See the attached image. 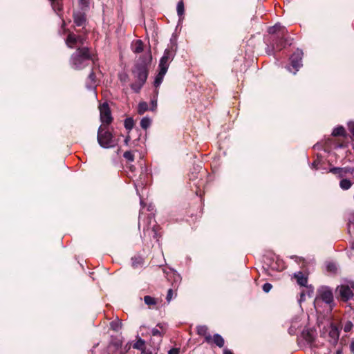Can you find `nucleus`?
<instances>
[{
  "mask_svg": "<svg viewBox=\"0 0 354 354\" xmlns=\"http://www.w3.org/2000/svg\"><path fill=\"white\" fill-rule=\"evenodd\" d=\"M85 39L82 36L70 32L66 39V44L70 48H77L70 58L69 63L71 68L75 70H82L88 66L91 60L89 49L84 45Z\"/></svg>",
  "mask_w": 354,
  "mask_h": 354,
  "instance_id": "f257e3e1",
  "label": "nucleus"
},
{
  "mask_svg": "<svg viewBox=\"0 0 354 354\" xmlns=\"http://www.w3.org/2000/svg\"><path fill=\"white\" fill-rule=\"evenodd\" d=\"M322 302L328 306L329 312L335 306L333 290L328 286H323L317 289V295L314 301V306L317 313L320 312L319 307Z\"/></svg>",
  "mask_w": 354,
  "mask_h": 354,
  "instance_id": "f03ea898",
  "label": "nucleus"
},
{
  "mask_svg": "<svg viewBox=\"0 0 354 354\" xmlns=\"http://www.w3.org/2000/svg\"><path fill=\"white\" fill-rule=\"evenodd\" d=\"M97 140L100 146L104 149L111 148L115 145L112 133L102 125L98 128Z\"/></svg>",
  "mask_w": 354,
  "mask_h": 354,
  "instance_id": "7ed1b4c3",
  "label": "nucleus"
},
{
  "mask_svg": "<svg viewBox=\"0 0 354 354\" xmlns=\"http://www.w3.org/2000/svg\"><path fill=\"white\" fill-rule=\"evenodd\" d=\"M177 50V44L171 42V46L164 51L162 57L160 58L158 64V68L167 71L170 63L175 57Z\"/></svg>",
  "mask_w": 354,
  "mask_h": 354,
  "instance_id": "20e7f679",
  "label": "nucleus"
},
{
  "mask_svg": "<svg viewBox=\"0 0 354 354\" xmlns=\"http://www.w3.org/2000/svg\"><path fill=\"white\" fill-rule=\"evenodd\" d=\"M354 281H350L344 284L339 285L336 288V293L340 299L347 302L354 297Z\"/></svg>",
  "mask_w": 354,
  "mask_h": 354,
  "instance_id": "39448f33",
  "label": "nucleus"
},
{
  "mask_svg": "<svg viewBox=\"0 0 354 354\" xmlns=\"http://www.w3.org/2000/svg\"><path fill=\"white\" fill-rule=\"evenodd\" d=\"M133 77L137 80L146 81L148 77L147 63L145 57H140L132 70Z\"/></svg>",
  "mask_w": 354,
  "mask_h": 354,
  "instance_id": "423d86ee",
  "label": "nucleus"
},
{
  "mask_svg": "<svg viewBox=\"0 0 354 354\" xmlns=\"http://www.w3.org/2000/svg\"><path fill=\"white\" fill-rule=\"evenodd\" d=\"M303 51L301 49L297 48L291 55L290 57V64L289 66H286V69L289 72L292 73L294 75H295L297 72L299 70V68L303 66Z\"/></svg>",
  "mask_w": 354,
  "mask_h": 354,
  "instance_id": "0eeeda50",
  "label": "nucleus"
},
{
  "mask_svg": "<svg viewBox=\"0 0 354 354\" xmlns=\"http://www.w3.org/2000/svg\"><path fill=\"white\" fill-rule=\"evenodd\" d=\"M156 327L160 328V330L158 329L157 328H153L151 330V344L152 346L154 348H158L162 339V334L165 332V326L162 324H158L156 325Z\"/></svg>",
  "mask_w": 354,
  "mask_h": 354,
  "instance_id": "6e6552de",
  "label": "nucleus"
},
{
  "mask_svg": "<svg viewBox=\"0 0 354 354\" xmlns=\"http://www.w3.org/2000/svg\"><path fill=\"white\" fill-rule=\"evenodd\" d=\"M328 333L327 340L333 346H335L339 338L340 330L337 325L332 323L326 329Z\"/></svg>",
  "mask_w": 354,
  "mask_h": 354,
  "instance_id": "1a4fd4ad",
  "label": "nucleus"
},
{
  "mask_svg": "<svg viewBox=\"0 0 354 354\" xmlns=\"http://www.w3.org/2000/svg\"><path fill=\"white\" fill-rule=\"evenodd\" d=\"M100 121L103 124H109L112 122L113 118L109 104L106 102L100 106Z\"/></svg>",
  "mask_w": 354,
  "mask_h": 354,
  "instance_id": "9d476101",
  "label": "nucleus"
},
{
  "mask_svg": "<svg viewBox=\"0 0 354 354\" xmlns=\"http://www.w3.org/2000/svg\"><path fill=\"white\" fill-rule=\"evenodd\" d=\"M291 40L292 39L288 38H284L283 35H277L272 37V44H273V48L281 50L282 48H285L286 45H291Z\"/></svg>",
  "mask_w": 354,
  "mask_h": 354,
  "instance_id": "9b49d317",
  "label": "nucleus"
},
{
  "mask_svg": "<svg viewBox=\"0 0 354 354\" xmlns=\"http://www.w3.org/2000/svg\"><path fill=\"white\" fill-rule=\"evenodd\" d=\"M86 10H77L73 14V21L76 26L85 28L86 26Z\"/></svg>",
  "mask_w": 354,
  "mask_h": 354,
  "instance_id": "f8f14e48",
  "label": "nucleus"
},
{
  "mask_svg": "<svg viewBox=\"0 0 354 354\" xmlns=\"http://www.w3.org/2000/svg\"><path fill=\"white\" fill-rule=\"evenodd\" d=\"M353 170L351 169L350 167H334L330 168L329 172L335 174L339 178H343L346 176L347 174H351Z\"/></svg>",
  "mask_w": 354,
  "mask_h": 354,
  "instance_id": "ddd939ff",
  "label": "nucleus"
},
{
  "mask_svg": "<svg viewBox=\"0 0 354 354\" xmlns=\"http://www.w3.org/2000/svg\"><path fill=\"white\" fill-rule=\"evenodd\" d=\"M208 328L205 325L197 326V333L199 335L205 337V341L210 344L212 343V337L208 333Z\"/></svg>",
  "mask_w": 354,
  "mask_h": 354,
  "instance_id": "4468645a",
  "label": "nucleus"
},
{
  "mask_svg": "<svg viewBox=\"0 0 354 354\" xmlns=\"http://www.w3.org/2000/svg\"><path fill=\"white\" fill-rule=\"evenodd\" d=\"M268 33L274 35H284L286 32V28L279 23L275 24L273 26L268 28Z\"/></svg>",
  "mask_w": 354,
  "mask_h": 354,
  "instance_id": "2eb2a0df",
  "label": "nucleus"
},
{
  "mask_svg": "<svg viewBox=\"0 0 354 354\" xmlns=\"http://www.w3.org/2000/svg\"><path fill=\"white\" fill-rule=\"evenodd\" d=\"M295 278L297 279V282L301 286H306L308 283L307 277L301 271L295 272L294 274Z\"/></svg>",
  "mask_w": 354,
  "mask_h": 354,
  "instance_id": "dca6fc26",
  "label": "nucleus"
},
{
  "mask_svg": "<svg viewBox=\"0 0 354 354\" xmlns=\"http://www.w3.org/2000/svg\"><path fill=\"white\" fill-rule=\"evenodd\" d=\"M96 78L95 75L93 71H91L88 75V79L86 82V87L87 89L92 91L94 90L95 87Z\"/></svg>",
  "mask_w": 354,
  "mask_h": 354,
  "instance_id": "f3484780",
  "label": "nucleus"
},
{
  "mask_svg": "<svg viewBox=\"0 0 354 354\" xmlns=\"http://www.w3.org/2000/svg\"><path fill=\"white\" fill-rule=\"evenodd\" d=\"M301 336L308 344H312L315 337L314 332L309 329L304 330L301 333Z\"/></svg>",
  "mask_w": 354,
  "mask_h": 354,
  "instance_id": "a211bd4d",
  "label": "nucleus"
},
{
  "mask_svg": "<svg viewBox=\"0 0 354 354\" xmlns=\"http://www.w3.org/2000/svg\"><path fill=\"white\" fill-rule=\"evenodd\" d=\"M177 15L179 17L178 24L183 21V15L185 12L184 3L183 0H180L176 6Z\"/></svg>",
  "mask_w": 354,
  "mask_h": 354,
  "instance_id": "6ab92c4d",
  "label": "nucleus"
},
{
  "mask_svg": "<svg viewBox=\"0 0 354 354\" xmlns=\"http://www.w3.org/2000/svg\"><path fill=\"white\" fill-rule=\"evenodd\" d=\"M167 71L159 69L158 74L155 77L153 84L156 87H158L162 82L164 77Z\"/></svg>",
  "mask_w": 354,
  "mask_h": 354,
  "instance_id": "aec40b11",
  "label": "nucleus"
},
{
  "mask_svg": "<svg viewBox=\"0 0 354 354\" xmlns=\"http://www.w3.org/2000/svg\"><path fill=\"white\" fill-rule=\"evenodd\" d=\"M212 342L215 344L219 348L223 347L225 344L223 337L218 333H216L213 335Z\"/></svg>",
  "mask_w": 354,
  "mask_h": 354,
  "instance_id": "412c9836",
  "label": "nucleus"
},
{
  "mask_svg": "<svg viewBox=\"0 0 354 354\" xmlns=\"http://www.w3.org/2000/svg\"><path fill=\"white\" fill-rule=\"evenodd\" d=\"M331 135L334 137L346 136V130L343 126H337L333 129Z\"/></svg>",
  "mask_w": 354,
  "mask_h": 354,
  "instance_id": "4be33fe9",
  "label": "nucleus"
},
{
  "mask_svg": "<svg viewBox=\"0 0 354 354\" xmlns=\"http://www.w3.org/2000/svg\"><path fill=\"white\" fill-rule=\"evenodd\" d=\"M146 81H142L140 80H137L136 82H133L131 84V88L135 92V93H139L144 84H145Z\"/></svg>",
  "mask_w": 354,
  "mask_h": 354,
  "instance_id": "5701e85b",
  "label": "nucleus"
},
{
  "mask_svg": "<svg viewBox=\"0 0 354 354\" xmlns=\"http://www.w3.org/2000/svg\"><path fill=\"white\" fill-rule=\"evenodd\" d=\"M352 186V183L349 179L342 178L339 182V187L343 190H348Z\"/></svg>",
  "mask_w": 354,
  "mask_h": 354,
  "instance_id": "b1692460",
  "label": "nucleus"
},
{
  "mask_svg": "<svg viewBox=\"0 0 354 354\" xmlns=\"http://www.w3.org/2000/svg\"><path fill=\"white\" fill-rule=\"evenodd\" d=\"M149 110L148 104L146 102H140L138 106V113L140 115L144 114L145 112Z\"/></svg>",
  "mask_w": 354,
  "mask_h": 354,
  "instance_id": "393cba45",
  "label": "nucleus"
},
{
  "mask_svg": "<svg viewBox=\"0 0 354 354\" xmlns=\"http://www.w3.org/2000/svg\"><path fill=\"white\" fill-rule=\"evenodd\" d=\"M143 263V259L140 256H135L131 258V265L136 268Z\"/></svg>",
  "mask_w": 354,
  "mask_h": 354,
  "instance_id": "a878e982",
  "label": "nucleus"
},
{
  "mask_svg": "<svg viewBox=\"0 0 354 354\" xmlns=\"http://www.w3.org/2000/svg\"><path fill=\"white\" fill-rule=\"evenodd\" d=\"M298 318H295L291 322V326L288 328V333L290 335H295L297 329L299 327L297 323Z\"/></svg>",
  "mask_w": 354,
  "mask_h": 354,
  "instance_id": "bb28decb",
  "label": "nucleus"
},
{
  "mask_svg": "<svg viewBox=\"0 0 354 354\" xmlns=\"http://www.w3.org/2000/svg\"><path fill=\"white\" fill-rule=\"evenodd\" d=\"M151 124V120L149 117H144L140 121V127L143 129H147Z\"/></svg>",
  "mask_w": 354,
  "mask_h": 354,
  "instance_id": "cd10ccee",
  "label": "nucleus"
},
{
  "mask_svg": "<svg viewBox=\"0 0 354 354\" xmlns=\"http://www.w3.org/2000/svg\"><path fill=\"white\" fill-rule=\"evenodd\" d=\"M111 328L114 331H118L122 328V322L119 319L112 321L110 323Z\"/></svg>",
  "mask_w": 354,
  "mask_h": 354,
  "instance_id": "c85d7f7f",
  "label": "nucleus"
},
{
  "mask_svg": "<svg viewBox=\"0 0 354 354\" xmlns=\"http://www.w3.org/2000/svg\"><path fill=\"white\" fill-rule=\"evenodd\" d=\"M145 342L140 337L133 344V348L138 350H143L145 348Z\"/></svg>",
  "mask_w": 354,
  "mask_h": 354,
  "instance_id": "c756f323",
  "label": "nucleus"
},
{
  "mask_svg": "<svg viewBox=\"0 0 354 354\" xmlns=\"http://www.w3.org/2000/svg\"><path fill=\"white\" fill-rule=\"evenodd\" d=\"M124 127L127 130L131 131L134 126V121L132 118H127L124 120Z\"/></svg>",
  "mask_w": 354,
  "mask_h": 354,
  "instance_id": "7c9ffc66",
  "label": "nucleus"
},
{
  "mask_svg": "<svg viewBox=\"0 0 354 354\" xmlns=\"http://www.w3.org/2000/svg\"><path fill=\"white\" fill-rule=\"evenodd\" d=\"M143 51V43L141 40H137L133 48V52L140 53Z\"/></svg>",
  "mask_w": 354,
  "mask_h": 354,
  "instance_id": "2f4dec72",
  "label": "nucleus"
},
{
  "mask_svg": "<svg viewBox=\"0 0 354 354\" xmlns=\"http://www.w3.org/2000/svg\"><path fill=\"white\" fill-rule=\"evenodd\" d=\"M144 301L148 306L156 305L157 304L156 299L149 295L144 297Z\"/></svg>",
  "mask_w": 354,
  "mask_h": 354,
  "instance_id": "473e14b6",
  "label": "nucleus"
},
{
  "mask_svg": "<svg viewBox=\"0 0 354 354\" xmlns=\"http://www.w3.org/2000/svg\"><path fill=\"white\" fill-rule=\"evenodd\" d=\"M79 5L82 10H87L89 8V0H79Z\"/></svg>",
  "mask_w": 354,
  "mask_h": 354,
  "instance_id": "72a5a7b5",
  "label": "nucleus"
},
{
  "mask_svg": "<svg viewBox=\"0 0 354 354\" xmlns=\"http://www.w3.org/2000/svg\"><path fill=\"white\" fill-rule=\"evenodd\" d=\"M275 264L276 265L272 264L270 266V268H271L272 270H282L284 268L283 263L280 260H277V261L276 262Z\"/></svg>",
  "mask_w": 354,
  "mask_h": 354,
  "instance_id": "f704fd0d",
  "label": "nucleus"
},
{
  "mask_svg": "<svg viewBox=\"0 0 354 354\" xmlns=\"http://www.w3.org/2000/svg\"><path fill=\"white\" fill-rule=\"evenodd\" d=\"M353 326H354L353 322L350 320H348L344 323L343 330L345 333H348L352 330Z\"/></svg>",
  "mask_w": 354,
  "mask_h": 354,
  "instance_id": "c9c22d12",
  "label": "nucleus"
},
{
  "mask_svg": "<svg viewBox=\"0 0 354 354\" xmlns=\"http://www.w3.org/2000/svg\"><path fill=\"white\" fill-rule=\"evenodd\" d=\"M348 128L349 131L351 133V139L353 140V149H354V122L350 121L348 122Z\"/></svg>",
  "mask_w": 354,
  "mask_h": 354,
  "instance_id": "e433bc0d",
  "label": "nucleus"
},
{
  "mask_svg": "<svg viewBox=\"0 0 354 354\" xmlns=\"http://www.w3.org/2000/svg\"><path fill=\"white\" fill-rule=\"evenodd\" d=\"M326 269L330 272H335L337 270V265L333 262H329L326 264Z\"/></svg>",
  "mask_w": 354,
  "mask_h": 354,
  "instance_id": "4c0bfd02",
  "label": "nucleus"
},
{
  "mask_svg": "<svg viewBox=\"0 0 354 354\" xmlns=\"http://www.w3.org/2000/svg\"><path fill=\"white\" fill-rule=\"evenodd\" d=\"M123 157L130 162H133L134 160V155L131 151H127L124 153Z\"/></svg>",
  "mask_w": 354,
  "mask_h": 354,
  "instance_id": "58836bf2",
  "label": "nucleus"
},
{
  "mask_svg": "<svg viewBox=\"0 0 354 354\" xmlns=\"http://www.w3.org/2000/svg\"><path fill=\"white\" fill-rule=\"evenodd\" d=\"M150 104H151V106L149 109V110L151 111H155L157 109V98H156V97H153V98L151 100Z\"/></svg>",
  "mask_w": 354,
  "mask_h": 354,
  "instance_id": "ea45409f",
  "label": "nucleus"
},
{
  "mask_svg": "<svg viewBox=\"0 0 354 354\" xmlns=\"http://www.w3.org/2000/svg\"><path fill=\"white\" fill-rule=\"evenodd\" d=\"M272 288V285L270 283H265L262 286V289L263 292H265L266 293L269 292L271 290Z\"/></svg>",
  "mask_w": 354,
  "mask_h": 354,
  "instance_id": "a19ab883",
  "label": "nucleus"
},
{
  "mask_svg": "<svg viewBox=\"0 0 354 354\" xmlns=\"http://www.w3.org/2000/svg\"><path fill=\"white\" fill-rule=\"evenodd\" d=\"M276 48H273V44H272L271 46L269 45L267 46V48H266V52L268 55H274V51Z\"/></svg>",
  "mask_w": 354,
  "mask_h": 354,
  "instance_id": "79ce46f5",
  "label": "nucleus"
},
{
  "mask_svg": "<svg viewBox=\"0 0 354 354\" xmlns=\"http://www.w3.org/2000/svg\"><path fill=\"white\" fill-rule=\"evenodd\" d=\"M348 229L349 232H351V230H353L354 231V216H353L352 219L349 220V223L348 225Z\"/></svg>",
  "mask_w": 354,
  "mask_h": 354,
  "instance_id": "37998d69",
  "label": "nucleus"
},
{
  "mask_svg": "<svg viewBox=\"0 0 354 354\" xmlns=\"http://www.w3.org/2000/svg\"><path fill=\"white\" fill-rule=\"evenodd\" d=\"M173 297V290L171 289H169L167 291L166 299L168 302H170Z\"/></svg>",
  "mask_w": 354,
  "mask_h": 354,
  "instance_id": "c03bdc74",
  "label": "nucleus"
},
{
  "mask_svg": "<svg viewBox=\"0 0 354 354\" xmlns=\"http://www.w3.org/2000/svg\"><path fill=\"white\" fill-rule=\"evenodd\" d=\"M180 349L178 348H173L168 351V354H179Z\"/></svg>",
  "mask_w": 354,
  "mask_h": 354,
  "instance_id": "a18cd8bd",
  "label": "nucleus"
},
{
  "mask_svg": "<svg viewBox=\"0 0 354 354\" xmlns=\"http://www.w3.org/2000/svg\"><path fill=\"white\" fill-rule=\"evenodd\" d=\"M51 2H52V6H53L54 10H55V9H57L59 10H61L60 5L59 4L58 2H56V1H51Z\"/></svg>",
  "mask_w": 354,
  "mask_h": 354,
  "instance_id": "49530a36",
  "label": "nucleus"
},
{
  "mask_svg": "<svg viewBox=\"0 0 354 354\" xmlns=\"http://www.w3.org/2000/svg\"><path fill=\"white\" fill-rule=\"evenodd\" d=\"M151 233L153 234V239H156L158 240V234L157 230L155 227L152 228Z\"/></svg>",
  "mask_w": 354,
  "mask_h": 354,
  "instance_id": "de8ad7c7",
  "label": "nucleus"
},
{
  "mask_svg": "<svg viewBox=\"0 0 354 354\" xmlns=\"http://www.w3.org/2000/svg\"><path fill=\"white\" fill-rule=\"evenodd\" d=\"M349 348L351 352L354 354V339H352L350 342Z\"/></svg>",
  "mask_w": 354,
  "mask_h": 354,
  "instance_id": "09e8293b",
  "label": "nucleus"
},
{
  "mask_svg": "<svg viewBox=\"0 0 354 354\" xmlns=\"http://www.w3.org/2000/svg\"><path fill=\"white\" fill-rule=\"evenodd\" d=\"M346 147V145H345L344 143L337 144L335 146V149H342V148H345Z\"/></svg>",
  "mask_w": 354,
  "mask_h": 354,
  "instance_id": "8fccbe9b",
  "label": "nucleus"
},
{
  "mask_svg": "<svg viewBox=\"0 0 354 354\" xmlns=\"http://www.w3.org/2000/svg\"><path fill=\"white\" fill-rule=\"evenodd\" d=\"M305 293L304 292H301L300 294V299H299V302L302 301H304L305 300Z\"/></svg>",
  "mask_w": 354,
  "mask_h": 354,
  "instance_id": "3c124183",
  "label": "nucleus"
},
{
  "mask_svg": "<svg viewBox=\"0 0 354 354\" xmlns=\"http://www.w3.org/2000/svg\"><path fill=\"white\" fill-rule=\"evenodd\" d=\"M223 354H233V353L228 348L223 349Z\"/></svg>",
  "mask_w": 354,
  "mask_h": 354,
  "instance_id": "603ef678",
  "label": "nucleus"
},
{
  "mask_svg": "<svg viewBox=\"0 0 354 354\" xmlns=\"http://www.w3.org/2000/svg\"><path fill=\"white\" fill-rule=\"evenodd\" d=\"M335 354H343L342 348H338V349L336 351V352H335Z\"/></svg>",
  "mask_w": 354,
  "mask_h": 354,
  "instance_id": "864d4df0",
  "label": "nucleus"
},
{
  "mask_svg": "<svg viewBox=\"0 0 354 354\" xmlns=\"http://www.w3.org/2000/svg\"><path fill=\"white\" fill-rule=\"evenodd\" d=\"M316 165H317V162L315 161L312 163L311 165V167L312 168H315L317 169V167H316Z\"/></svg>",
  "mask_w": 354,
  "mask_h": 354,
  "instance_id": "5fc2aeb1",
  "label": "nucleus"
},
{
  "mask_svg": "<svg viewBox=\"0 0 354 354\" xmlns=\"http://www.w3.org/2000/svg\"><path fill=\"white\" fill-rule=\"evenodd\" d=\"M129 139L130 138L129 136H127L125 140H124V142H125V144L127 145L128 144V142L129 141Z\"/></svg>",
  "mask_w": 354,
  "mask_h": 354,
  "instance_id": "6e6d98bb",
  "label": "nucleus"
},
{
  "mask_svg": "<svg viewBox=\"0 0 354 354\" xmlns=\"http://www.w3.org/2000/svg\"><path fill=\"white\" fill-rule=\"evenodd\" d=\"M310 288H312V287H310ZM313 289H311L310 290H308V294L309 297H310V296H311L310 295H311V293H313Z\"/></svg>",
  "mask_w": 354,
  "mask_h": 354,
  "instance_id": "4d7b16f0",
  "label": "nucleus"
},
{
  "mask_svg": "<svg viewBox=\"0 0 354 354\" xmlns=\"http://www.w3.org/2000/svg\"><path fill=\"white\" fill-rule=\"evenodd\" d=\"M129 168H130V169H131V171H134V169H135V167H134L133 165L130 166V167H129Z\"/></svg>",
  "mask_w": 354,
  "mask_h": 354,
  "instance_id": "13d9d810",
  "label": "nucleus"
},
{
  "mask_svg": "<svg viewBox=\"0 0 354 354\" xmlns=\"http://www.w3.org/2000/svg\"><path fill=\"white\" fill-rule=\"evenodd\" d=\"M351 169L353 170L351 174L354 175V167H351Z\"/></svg>",
  "mask_w": 354,
  "mask_h": 354,
  "instance_id": "bf43d9fd",
  "label": "nucleus"
},
{
  "mask_svg": "<svg viewBox=\"0 0 354 354\" xmlns=\"http://www.w3.org/2000/svg\"><path fill=\"white\" fill-rule=\"evenodd\" d=\"M351 248L354 250V241L351 243Z\"/></svg>",
  "mask_w": 354,
  "mask_h": 354,
  "instance_id": "052dcab7",
  "label": "nucleus"
},
{
  "mask_svg": "<svg viewBox=\"0 0 354 354\" xmlns=\"http://www.w3.org/2000/svg\"><path fill=\"white\" fill-rule=\"evenodd\" d=\"M134 186L136 188H137V184L136 183H134ZM136 191L138 192V189H136Z\"/></svg>",
  "mask_w": 354,
  "mask_h": 354,
  "instance_id": "680f3d73",
  "label": "nucleus"
},
{
  "mask_svg": "<svg viewBox=\"0 0 354 354\" xmlns=\"http://www.w3.org/2000/svg\"><path fill=\"white\" fill-rule=\"evenodd\" d=\"M142 203H143L142 201V200H140V205H141L142 206Z\"/></svg>",
  "mask_w": 354,
  "mask_h": 354,
  "instance_id": "e2e57ef3",
  "label": "nucleus"
},
{
  "mask_svg": "<svg viewBox=\"0 0 354 354\" xmlns=\"http://www.w3.org/2000/svg\"><path fill=\"white\" fill-rule=\"evenodd\" d=\"M146 354H152L151 353H146Z\"/></svg>",
  "mask_w": 354,
  "mask_h": 354,
  "instance_id": "0e129e2a",
  "label": "nucleus"
}]
</instances>
